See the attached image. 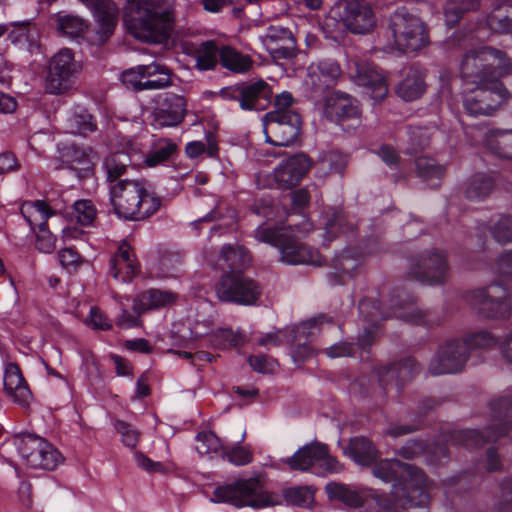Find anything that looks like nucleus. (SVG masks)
Instances as JSON below:
<instances>
[{"label": "nucleus", "mask_w": 512, "mask_h": 512, "mask_svg": "<svg viewBox=\"0 0 512 512\" xmlns=\"http://www.w3.org/2000/svg\"><path fill=\"white\" fill-rule=\"evenodd\" d=\"M461 341L468 344V354L472 349L490 348L495 346L497 343L495 337L487 331L476 332Z\"/></svg>", "instance_id": "nucleus-59"}, {"label": "nucleus", "mask_w": 512, "mask_h": 512, "mask_svg": "<svg viewBox=\"0 0 512 512\" xmlns=\"http://www.w3.org/2000/svg\"><path fill=\"white\" fill-rule=\"evenodd\" d=\"M4 391L21 407L26 408L32 402V392L17 363L10 362L5 367Z\"/></svg>", "instance_id": "nucleus-26"}, {"label": "nucleus", "mask_w": 512, "mask_h": 512, "mask_svg": "<svg viewBox=\"0 0 512 512\" xmlns=\"http://www.w3.org/2000/svg\"><path fill=\"white\" fill-rule=\"evenodd\" d=\"M178 146L168 138H160L153 143L150 151L144 156L148 167H155L171 160L177 153Z\"/></svg>", "instance_id": "nucleus-42"}, {"label": "nucleus", "mask_w": 512, "mask_h": 512, "mask_svg": "<svg viewBox=\"0 0 512 512\" xmlns=\"http://www.w3.org/2000/svg\"><path fill=\"white\" fill-rule=\"evenodd\" d=\"M407 278L422 284L437 286L448 281L450 267L447 256L436 248L409 258Z\"/></svg>", "instance_id": "nucleus-10"}, {"label": "nucleus", "mask_w": 512, "mask_h": 512, "mask_svg": "<svg viewBox=\"0 0 512 512\" xmlns=\"http://www.w3.org/2000/svg\"><path fill=\"white\" fill-rule=\"evenodd\" d=\"M323 319H326V315L320 314L316 317H313L307 321L302 322L298 326L288 327L285 329H279L273 332H269L261 336L257 340V344L259 346H280L284 341H292L294 342L301 335L304 337H308L313 332L310 331L313 327H315L319 322Z\"/></svg>", "instance_id": "nucleus-27"}, {"label": "nucleus", "mask_w": 512, "mask_h": 512, "mask_svg": "<svg viewBox=\"0 0 512 512\" xmlns=\"http://www.w3.org/2000/svg\"><path fill=\"white\" fill-rule=\"evenodd\" d=\"M427 449L428 446L424 440L418 438L409 439L405 442L404 445L396 450V455L408 460H412L422 455Z\"/></svg>", "instance_id": "nucleus-56"}, {"label": "nucleus", "mask_w": 512, "mask_h": 512, "mask_svg": "<svg viewBox=\"0 0 512 512\" xmlns=\"http://www.w3.org/2000/svg\"><path fill=\"white\" fill-rule=\"evenodd\" d=\"M262 120L266 142L273 146L293 144L302 127L301 115L292 109H275L266 113Z\"/></svg>", "instance_id": "nucleus-11"}, {"label": "nucleus", "mask_w": 512, "mask_h": 512, "mask_svg": "<svg viewBox=\"0 0 512 512\" xmlns=\"http://www.w3.org/2000/svg\"><path fill=\"white\" fill-rule=\"evenodd\" d=\"M20 213L32 232L35 231L36 225L39 228L36 248L44 253L53 252L56 247V238L47 227L48 218L55 214L51 207L43 200L28 201L21 205Z\"/></svg>", "instance_id": "nucleus-19"}, {"label": "nucleus", "mask_w": 512, "mask_h": 512, "mask_svg": "<svg viewBox=\"0 0 512 512\" xmlns=\"http://www.w3.org/2000/svg\"><path fill=\"white\" fill-rule=\"evenodd\" d=\"M195 60L198 70H213L220 61V48L213 40L202 42L195 50Z\"/></svg>", "instance_id": "nucleus-45"}, {"label": "nucleus", "mask_w": 512, "mask_h": 512, "mask_svg": "<svg viewBox=\"0 0 512 512\" xmlns=\"http://www.w3.org/2000/svg\"><path fill=\"white\" fill-rule=\"evenodd\" d=\"M337 9L341 23L352 34L368 35L377 26L375 11L365 0H341Z\"/></svg>", "instance_id": "nucleus-17"}, {"label": "nucleus", "mask_w": 512, "mask_h": 512, "mask_svg": "<svg viewBox=\"0 0 512 512\" xmlns=\"http://www.w3.org/2000/svg\"><path fill=\"white\" fill-rule=\"evenodd\" d=\"M428 503L429 494L425 487L408 483L403 487L395 485L391 495H373L365 501L361 512H398L399 508L426 510Z\"/></svg>", "instance_id": "nucleus-8"}, {"label": "nucleus", "mask_w": 512, "mask_h": 512, "mask_svg": "<svg viewBox=\"0 0 512 512\" xmlns=\"http://www.w3.org/2000/svg\"><path fill=\"white\" fill-rule=\"evenodd\" d=\"M266 474L257 473L249 478H238L231 483L218 486L211 501L228 503L236 508L262 509L281 506L309 507L314 502V490L310 486L285 487L282 493L265 489Z\"/></svg>", "instance_id": "nucleus-1"}, {"label": "nucleus", "mask_w": 512, "mask_h": 512, "mask_svg": "<svg viewBox=\"0 0 512 512\" xmlns=\"http://www.w3.org/2000/svg\"><path fill=\"white\" fill-rule=\"evenodd\" d=\"M219 95L223 100L237 102L242 110L263 111L271 104L273 91L266 81L259 79L224 87Z\"/></svg>", "instance_id": "nucleus-13"}, {"label": "nucleus", "mask_w": 512, "mask_h": 512, "mask_svg": "<svg viewBox=\"0 0 512 512\" xmlns=\"http://www.w3.org/2000/svg\"><path fill=\"white\" fill-rule=\"evenodd\" d=\"M221 269L223 273L230 271L245 272L250 267L252 257L250 252L239 244H225L220 250Z\"/></svg>", "instance_id": "nucleus-33"}, {"label": "nucleus", "mask_w": 512, "mask_h": 512, "mask_svg": "<svg viewBox=\"0 0 512 512\" xmlns=\"http://www.w3.org/2000/svg\"><path fill=\"white\" fill-rule=\"evenodd\" d=\"M68 129L73 134L86 136L96 130V123L93 116L84 108H76L67 120Z\"/></svg>", "instance_id": "nucleus-49"}, {"label": "nucleus", "mask_w": 512, "mask_h": 512, "mask_svg": "<svg viewBox=\"0 0 512 512\" xmlns=\"http://www.w3.org/2000/svg\"><path fill=\"white\" fill-rule=\"evenodd\" d=\"M487 26L498 34L512 33V0L497 4L487 17Z\"/></svg>", "instance_id": "nucleus-39"}, {"label": "nucleus", "mask_w": 512, "mask_h": 512, "mask_svg": "<svg viewBox=\"0 0 512 512\" xmlns=\"http://www.w3.org/2000/svg\"><path fill=\"white\" fill-rule=\"evenodd\" d=\"M219 63L232 73L244 74L251 70L254 61L249 55L239 52L232 46L225 45L220 47Z\"/></svg>", "instance_id": "nucleus-37"}, {"label": "nucleus", "mask_w": 512, "mask_h": 512, "mask_svg": "<svg viewBox=\"0 0 512 512\" xmlns=\"http://www.w3.org/2000/svg\"><path fill=\"white\" fill-rule=\"evenodd\" d=\"M391 308L392 313L390 315L384 316V318L393 316L415 325L433 326L438 324V321L435 319L432 312L419 309L414 305L413 300L406 304L402 302L394 303L392 300Z\"/></svg>", "instance_id": "nucleus-34"}, {"label": "nucleus", "mask_w": 512, "mask_h": 512, "mask_svg": "<svg viewBox=\"0 0 512 512\" xmlns=\"http://www.w3.org/2000/svg\"><path fill=\"white\" fill-rule=\"evenodd\" d=\"M426 90L424 75L422 71L411 66L404 70L402 80L395 88L396 94L406 102L419 99Z\"/></svg>", "instance_id": "nucleus-31"}, {"label": "nucleus", "mask_w": 512, "mask_h": 512, "mask_svg": "<svg viewBox=\"0 0 512 512\" xmlns=\"http://www.w3.org/2000/svg\"><path fill=\"white\" fill-rule=\"evenodd\" d=\"M14 445L27 466L33 469L53 470L60 461V453L44 438L30 433L14 437Z\"/></svg>", "instance_id": "nucleus-12"}, {"label": "nucleus", "mask_w": 512, "mask_h": 512, "mask_svg": "<svg viewBox=\"0 0 512 512\" xmlns=\"http://www.w3.org/2000/svg\"><path fill=\"white\" fill-rule=\"evenodd\" d=\"M196 440L198 443L196 450L201 455L217 452L220 448L219 438L211 431L198 433Z\"/></svg>", "instance_id": "nucleus-55"}, {"label": "nucleus", "mask_w": 512, "mask_h": 512, "mask_svg": "<svg viewBox=\"0 0 512 512\" xmlns=\"http://www.w3.org/2000/svg\"><path fill=\"white\" fill-rule=\"evenodd\" d=\"M496 269L501 276L512 278V250L498 257Z\"/></svg>", "instance_id": "nucleus-64"}, {"label": "nucleus", "mask_w": 512, "mask_h": 512, "mask_svg": "<svg viewBox=\"0 0 512 512\" xmlns=\"http://www.w3.org/2000/svg\"><path fill=\"white\" fill-rule=\"evenodd\" d=\"M488 148L497 156L512 159V129H492L487 136Z\"/></svg>", "instance_id": "nucleus-44"}, {"label": "nucleus", "mask_w": 512, "mask_h": 512, "mask_svg": "<svg viewBox=\"0 0 512 512\" xmlns=\"http://www.w3.org/2000/svg\"><path fill=\"white\" fill-rule=\"evenodd\" d=\"M114 428L121 435L122 442L125 446L129 448H135L137 446L140 439V432L134 426L125 421L116 420Z\"/></svg>", "instance_id": "nucleus-54"}, {"label": "nucleus", "mask_w": 512, "mask_h": 512, "mask_svg": "<svg viewBox=\"0 0 512 512\" xmlns=\"http://www.w3.org/2000/svg\"><path fill=\"white\" fill-rule=\"evenodd\" d=\"M109 266V273L121 282H131L140 272L135 254L127 244L118 247L117 252L110 258Z\"/></svg>", "instance_id": "nucleus-28"}, {"label": "nucleus", "mask_w": 512, "mask_h": 512, "mask_svg": "<svg viewBox=\"0 0 512 512\" xmlns=\"http://www.w3.org/2000/svg\"><path fill=\"white\" fill-rule=\"evenodd\" d=\"M171 70L160 63L138 65L127 69L121 74V81L133 92L158 90L172 85Z\"/></svg>", "instance_id": "nucleus-15"}, {"label": "nucleus", "mask_w": 512, "mask_h": 512, "mask_svg": "<svg viewBox=\"0 0 512 512\" xmlns=\"http://www.w3.org/2000/svg\"><path fill=\"white\" fill-rule=\"evenodd\" d=\"M310 167L311 160L303 153L288 158L274 169L273 175L277 187L280 189H290L296 186L307 174Z\"/></svg>", "instance_id": "nucleus-23"}, {"label": "nucleus", "mask_w": 512, "mask_h": 512, "mask_svg": "<svg viewBox=\"0 0 512 512\" xmlns=\"http://www.w3.org/2000/svg\"><path fill=\"white\" fill-rule=\"evenodd\" d=\"M173 301V296L169 292L158 289H150L137 295L133 300L132 310L138 315L165 306Z\"/></svg>", "instance_id": "nucleus-38"}, {"label": "nucleus", "mask_w": 512, "mask_h": 512, "mask_svg": "<svg viewBox=\"0 0 512 512\" xmlns=\"http://www.w3.org/2000/svg\"><path fill=\"white\" fill-rule=\"evenodd\" d=\"M227 457L233 464L243 466L252 462L253 453L246 447L236 446L227 453Z\"/></svg>", "instance_id": "nucleus-61"}, {"label": "nucleus", "mask_w": 512, "mask_h": 512, "mask_svg": "<svg viewBox=\"0 0 512 512\" xmlns=\"http://www.w3.org/2000/svg\"><path fill=\"white\" fill-rule=\"evenodd\" d=\"M180 263V257L174 253H163L159 259L160 270L165 276H171Z\"/></svg>", "instance_id": "nucleus-63"}, {"label": "nucleus", "mask_w": 512, "mask_h": 512, "mask_svg": "<svg viewBox=\"0 0 512 512\" xmlns=\"http://www.w3.org/2000/svg\"><path fill=\"white\" fill-rule=\"evenodd\" d=\"M77 222L83 226L91 225L96 217V209L90 200H79L74 204Z\"/></svg>", "instance_id": "nucleus-57"}, {"label": "nucleus", "mask_w": 512, "mask_h": 512, "mask_svg": "<svg viewBox=\"0 0 512 512\" xmlns=\"http://www.w3.org/2000/svg\"><path fill=\"white\" fill-rule=\"evenodd\" d=\"M460 73L467 83L476 88H488L503 101L511 98L508 89L499 79L512 73V62L506 52L491 46L468 50L461 61Z\"/></svg>", "instance_id": "nucleus-3"}, {"label": "nucleus", "mask_w": 512, "mask_h": 512, "mask_svg": "<svg viewBox=\"0 0 512 512\" xmlns=\"http://www.w3.org/2000/svg\"><path fill=\"white\" fill-rule=\"evenodd\" d=\"M154 104L151 112L154 126L176 127L183 122L187 112V102L183 96L172 92L159 93L154 98Z\"/></svg>", "instance_id": "nucleus-20"}, {"label": "nucleus", "mask_w": 512, "mask_h": 512, "mask_svg": "<svg viewBox=\"0 0 512 512\" xmlns=\"http://www.w3.org/2000/svg\"><path fill=\"white\" fill-rule=\"evenodd\" d=\"M359 266L358 259L349 250H344L332 260L328 280L332 285H344L353 277Z\"/></svg>", "instance_id": "nucleus-35"}, {"label": "nucleus", "mask_w": 512, "mask_h": 512, "mask_svg": "<svg viewBox=\"0 0 512 512\" xmlns=\"http://www.w3.org/2000/svg\"><path fill=\"white\" fill-rule=\"evenodd\" d=\"M494 186V180L491 176L476 173L465 182L464 195L468 200L481 201L491 194Z\"/></svg>", "instance_id": "nucleus-40"}, {"label": "nucleus", "mask_w": 512, "mask_h": 512, "mask_svg": "<svg viewBox=\"0 0 512 512\" xmlns=\"http://www.w3.org/2000/svg\"><path fill=\"white\" fill-rule=\"evenodd\" d=\"M468 344L450 340L441 345L430 361L428 371L433 376L460 372L468 360Z\"/></svg>", "instance_id": "nucleus-21"}, {"label": "nucleus", "mask_w": 512, "mask_h": 512, "mask_svg": "<svg viewBox=\"0 0 512 512\" xmlns=\"http://www.w3.org/2000/svg\"><path fill=\"white\" fill-rule=\"evenodd\" d=\"M265 44L275 60H287L296 56V39L285 27L270 26L265 35Z\"/></svg>", "instance_id": "nucleus-25"}, {"label": "nucleus", "mask_w": 512, "mask_h": 512, "mask_svg": "<svg viewBox=\"0 0 512 512\" xmlns=\"http://www.w3.org/2000/svg\"><path fill=\"white\" fill-rule=\"evenodd\" d=\"M420 371L421 365L411 356L374 368V373L383 390H387L393 386L401 390L403 386L418 375Z\"/></svg>", "instance_id": "nucleus-22"}, {"label": "nucleus", "mask_w": 512, "mask_h": 512, "mask_svg": "<svg viewBox=\"0 0 512 512\" xmlns=\"http://www.w3.org/2000/svg\"><path fill=\"white\" fill-rule=\"evenodd\" d=\"M424 427L422 416H418L410 424H395L384 431V434L392 438H398L414 432L420 431Z\"/></svg>", "instance_id": "nucleus-58"}, {"label": "nucleus", "mask_w": 512, "mask_h": 512, "mask_svg": "<svg viewBox=\"0 0 512 512\" xmlns=\"http://www.w3.org/2000/svg\"><path fill=\"white\" fill-rule=\"evenodd\" d=\"M123 20L135 39L166 44L175 29V4L171 0H128L123 8Z\"/></svg>", "instance_id": "nucleus-2"}, {"label": "nucleus", "mask_w": 512, "mask_h": 512, "mask_svg": "<svg viewBox=\"0 0 512 512\" xmlns=\"http://www.w3.org/2000/svg\"><path fill=\"white\" fill-rule=\"evenodd\" d=\"M254 236L260 242L277 247L281 260L287 264L321 266L323 263V257L317 249L300 242L285 227L258 226Z\"/></svg>", "instance_id": "nucleus-4"}, {"label": "nucleus", "mask_w": 512, "mask_h": 512, "mask_svg": "<svg viewBox=\"0 0 512 512\" xmlns=\"http://www.w3.org/2000/svg\"><path fill=\"white\" fill-rule=\"evenodd\" d=\"M56 22L58 31L71 38L79 37L87 27L85 21L75 15H58Z\"/></svg>", "instance_id": "nucleus-50"}, {"label": "nucleus", "mask_w": 512, "mask_h": 512, "mask_svg": "<svg viewBox=\"0 0 512 512\" xmlns=\"http://www.w3.org/2000/svg\"><path fill=\"white\" fill-rule=\"evenodd\" d=\"M317 69L319 71V79L323 82V86L330 88L334 86L341 76V68L337 61L332 59H324L318 62Z\"/></svg>", "instance_id": "nucleus-51"}, {"label": "nucleus", "mask_w": 512, "mask_h": 512, "mask_svg": "<svg viewBox=\"0 0 512 512\" xmlns=\"http://www.w3.org/2000/svg\"><path fill=\"white\" fill-rule=\"evenodd\" d=\"M324 113L328 120L342 124L361 115L358 101L349 94L337 91L326 98Z\"/></svg>", "instance_id": "nucleus-24"}, {"label": "nucleus", "mask_w": 512, "mask_h": 512, "mask_svg": "<svg viewBox=\"0 0 512 512\" xmlns=\"http://www.w3.org/2000/svg\"><path fill=\"white\" fill-rule=\"evenodd\" d=\"M91 149L86 150L71 144L63 153L65 167L74 171L79 179H86L94 174V163L90 158Z\"/></svg>", "instance_id": "nucleus-32"}, {"label": "nucleus", "mask_w": 512, "mask_h": 512, "mask_svg": "<svg viewBox=\"0 0 512 512\" xmlns=\"http://www.w3.org/2000/svg\"><path fill=\"white\" fill-rule=\"evenodd\" d=\"M417 175L432 186L438 185V181L443 177L445 169L438 165L436 161L429 157H419L415 161Z\"/></svg>", "instance_id": "nucleus-48"}, {"label": "nucleus", "mask_w": 512, "mask_h": 512, "mask_svg": "<svg viewBox=\"0 0 512 512\" xmlns=\"http://www.w3.org/2000/svg\"><path fill=\"white\" fill-rule=\"evenodd\" d=\"M372 466V474L388 483L403 487L408 483L414 486H422L427 490V478L424 472L416 466L404 463L398 459H382L375 461Z\"/></svg>", "instance_id": "nucleus-18"}, {"label": "nucleus", "mask_w": 512, "mask_h": 512, "mask_svg": "<svg viewBox=\"0 0 512 512\" xmlns=\"http://www.w3.org/2000/svg\"><path fill=\"white\" fill-rule=\"evenodd\" d=\"M491 233L499 243L512 242V215H502L492 226Z\"/></svg>", "instance_id": "nucleus-52"}, {"label": "nucleus", "mask_w": 512, "mask_h": 512, "mask_svg": "<svg viewBox=\"0 0 512 512\" xmlns=\"http://www.w3.org/2000/svg\"><path fill=\"white\" fill-rule=\"evenodd\" d=\"M146 182L144 180L124 179L110 185V202L115 214L125 220L140 221L156 206H150L145 212H139V204L145 193ZM152 205H156L153 203Z\"/></svg>", "instance_id": "nucleus-9"}, {"label": "nucleus", "mask_w": 512, "mask_h": 512, "mask_svg": "<svg viewBox=\"0 0 512 512\" xmlns=\"http://www.w3.org/2000/svg\"><path fill=\"white\" fill-rule=\"evenodd\" d=\"M470 303L480 315L488 319H507L512 310L508 290L499 283L473 291Z\"/></svg>", "instance_id": "nucleus-14"}, {"label": "nucleus", "mask_w": 512, "mask_h": 512, "mask_svg": "<svg viewBox=\"0 0 512 512\" xmlns=\"http://www.w3.org/2000/svg\"><path fill=\"white\" fill-rule=\"evenodd\" d=\"M130 164L131 159L127 153L118 151L108 155L103 161L107 182L112 185L116 181L123 180L122 177L127 173Z\"/></svg>", "instance_id": "nucleus-43"}, {"label": "nucleus", "mask_w": 512, "mask_h": 512, "mask_svg": "<svg viewBox=\"0 0 512 512\" xmlns=\"http://www.w3.org/2000/svg\"><path fill=\"white\" fill-rule=\"evenodd\" d=\"M321 163L326 165L330 173L344 174L348 164V156L336 150H331L323 154Z\"/></svg>", "instance_id": "nucleus-53"}, {"label": "nucleus", "mask_w": 512, "mask_h": 512, "mask_svg": "<svg viewBox=\"0 0 512 512\" xmlns=\"http://www.w3.org/2000/svg\"><path fill=\"white\" fill-rule=\"evenodd\" d=\"M490 408L495 423L485 427L483 432L476 429L454 431L450 436L451 445L466 448L481 447L489 442L497 441L508 432L512 438V427L505 420L512 412V399L509 397L495 399L490 403Z\"/></svg>", "instance_id": "nucleus-5"}, {"label": "nucleus", "mask_w": 512, "mask_h": 512, "mask_svg": "<svg viewBox=\"0 0 512 512\" xmlns=\"http://www.w3.org/2000/svg\"><path fill=\"white\" fill-rule=\"evenodd\" d=\"M324 322L332 323L333 320L331 317L326 316V319H323L315 327L310 329V331H312L313 333L309 335L307 338L301 335L294 342L287 341L288 343H290L291 354L296 363H302L313 355V349L308 344V341L311 340L317 333H319V326Z\"/></svg>", "instance_id": "nucleus-47"}, {"label": "nucleus", "mask_w": 512, "mask_h": 512, "mask_svg": "<svg viewBox=\"0 0 512 512\" xmlns=\"http://www.w3.org/2000/svg\"><path fill=\"white\" fill-rule=\"evenodd\" d=\"M326 455V444L312 442L299 448L284 463L293 471H308L314 464H319Z\"/></svg>", "instance_id": "nucleus-29"}, {"label": "nucleus", "mask_w": 512, "mask_h": 512, "mask_svg": "<svg viewBox=\"0 0 512 512\" xmlns=\"http://www.w3.org/2000/svg\"><path fill=\"white\" fill-rule=\"evenodd\" d=\"M394 45L404 53L418 52L429 44V31L420 17L405 7L396 9L388 20Z\"/></svg>", "instance_id": "nucleus-6"}, {"label": "nucleus", "mask_w": 512, "mask_h": 512, "mask_svg": "<svg viewBox=\"0 0 512 512\" xmlns=\"http://www.w3.org/2000/svg\"><path fill=\"white\" fill-rule=\"evenodd\" d=\"M80 70L70 49H61L49 61L45 78V91L49 94H63L73 84V78Z\"/></svg>", "instance_id": "nucleus-16"}, {"label": "nucleus", "mask_w": 512, "mask_h": 512, "mask_svg": "<svg viewBox=\"0 0 512 512\" xmlns=\"http://www.w3.org/2000/svg\"><path fill=\"white\" fill-rule=\"evenodd\" d=\"M325 491L331 500L342 502L346 506L357 508L364 506L363 498L348 486L336 482H330L326 485Z\"/></svg>", "instance_id": "nucleus-46"}, {"label": "nucleus", "mask_w": 512, "mask_h": 512, "mask_svg": "<svg viewBox=\"0 0 512 512\" xmlns=\"http://www.w3.org/2000/svg\"><path fill=\"white\" fill-rule=\"evenodd\" d=\"M134 458L137 465L143 470L150 473H164L165 467L161 462L153 461L148 458L141 451H136L134 453Z\"/></svg>", "instance_id": "nucleus-62"}, {"label": "nucleus", "mask_w": 512, "mask_h": 512, "mask_svg": "<svg viewBox=\"0 0 512 512\" xmlns=\"http://www.w3.org/2000/svg\"><path fill=\"white\" fill-rule=\"evenodd\" d=\"M467 11L453 0H447L444 6V17L448 26H455Z\"/></svg>", "instance_id": "nucleus-60"}, {"label": "nucleus", "mask_w": 512, "mask_h": 512, "mask_svg": "<svg viewBox=\"0 0 512 512\" xmlns=\"http://www.w3.org/2000/svg\"><path fill=\"white\" fill-rule=\"evenodd\" d=\"M357 83L370 90L371 97L376 101L384 99L388 94L386 78L374 69L359 71Z\"/></svg>", "instance_id": "nucleus-41"}, {"label": "nucleus", "mask_w": 512, "mask_h": 512, "mask_svg": "<svg viewBox=\"0 0 512 512\" xmlns=\"http://www.w3.org/2000/svg\"><path fill=\"white\" fill-rule=\"evenodd\" d=\"M493 93L494 91L488 88H477L476 91L467 94L463 100L465 111L471 116L492 115L504 102L502 99L492 100Z\"/></svg>", "instance_id": "nucleus-30"}, {"label": "nucleus", "mask_w": 512, "mask_h": 512, "mask_svg": "<svg viewBox=\"0 0 512 512\" xmlns=\"http://www.w3.org/2000/svg\"><path fill=\"white\" fill-rule=\"evenodd\" d=\"M344 454L359 465L369 466L377 460L379 451L368 438L359 436L350 439Z\"/></svg>", "instance_id": "nucleus-36"}, {"label": "nucleus", "mask_w": 512, "mask_h": 512, "mask_svg": "<svg viewBox=\"0 0 512 512\" xmlns=\"http://www.w3.org/2000/svg\"><path fill=\"white\" fill-rule=\"evenodd\" d=\"M215 292L221 302L252 306L260 300L263 286L245 272L230 271L220 276Z\"/></svg>", "instance_id": "nucleus-7"}]
</instances>
